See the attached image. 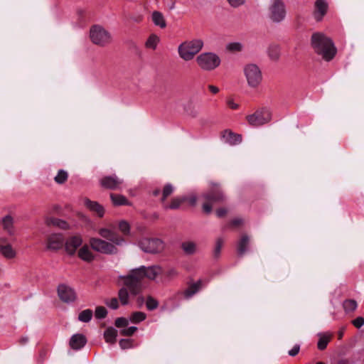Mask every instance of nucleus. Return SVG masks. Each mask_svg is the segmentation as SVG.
<instances>
[{"label": "nucleus", "instance_id": "nucleus-21", "mask_svg": "<svg viewBox=\"0 0 364 364\" xmlns=\"http://www.w3.org/2000/svg\"><path fill=\"white\" fill-rule=\"evenodd\" d=\"M77 255L82 260L90 262L95 259V256L87 245H83L78 250Z\"/></svg>", "mask_w": 364, "mask_h": 364}, {"label": "nucleus", "instance_id": "nucleus-29", "mask_svg": "<svg viewBox=\"0 0 364 364\" xmlns=\"http://www.w3.org/2000/svg\"><path fill=\"white\" fill-rule=\"evenodd\" d=\"M117 331L112 327H109L104 333L106 342L113 344L116 342Z\"/></svg>", "mask_w": 364, "mask_h": 364}, {"label": "nucleus", "instance_id": "nucleus-4", "mask_svg": "<svg viewBox=\"0 0 364 364\" xmlns=\"http://www.w3.org/2000/svg\"><path fill=\"white\" fill-rule=\"evenodd\" d=\"M205 202L203 203V212L210 214L212 212V205L215 203H221L225 200V196L218 184H213L211 189L202 196Z\"/></svg>", "mask_w": 364, "mask_h": 364}, {"label": "nucleus", "instance_id": "nucleus-22", "mask_svg": "<svg viewBox=\"0 0 364 364\" xmlns=\"http://www.w3.org/2000/svg\"><path fill=\"white\" fill-rule=\"evenodd\" d=\"M144 269V272L145 273V278H147L150 280H154L156 277L161 273V268L159 266L154 265L149 267H141Z\"/></svg>", "mask_w": 364, "mask_h": 364}, {"label": "nucleus", "instance_id": "nucleus-42", "mask_svg": "<svg viewBox=\"0 0 364 364\" xmlns=\"http://www.w3.org/2000/svg\"><path fill=\"white\" fill-rule=\"evenodd\" d=\"M173 190H174V188L171 184H170V183L166 184L163 189L161 201L162 202L165 201L166 198L168 196H169L173 192Z\"/></svg>", "mask_w": 364, "mask_h": 364}, {"label": "nucleus", "instance_id": "nucleus-27", "mask_svg": "<svg viewBox=\"0 0 364 364\" xmlns=\"http://www.w3.org/2000/svg\"><path fill=\"white\" fill-rule=\"evenodd\" d=\"M250 239L247 235H242L238 242L237 252L240 257H242L247 251Z\"/></svg>", "mask_w": 364, "mask_h": 364}, {"label": "nucleus", "instance_id": "nucleus-20", "mask_svg": "<svg viewBox=\"0 0 364 364\" xmlns=\"http://www.w3.org/2000/svg\"><path fill=\"white\" fill-rule=\"evenodd\" d=\"M222 136L224 141L230 145L237 144L242 140L240 135L235 134L230 130H225L223 132Z\"/></svg>", "mask_w": 364, "mask_h": 364}, {"label": "nucleus", "instance_id": "nucleus-1", "mask_svg": "<svg viewBox=\"0 0 364 364\" xmlns=\"http://www.w3.org/2000/svg\"><path fill=\"white\" fill-rule=\"evenodd\" d=\"M311 45L314 52L326 61L331 60L337 52V49L332 40L321 32L312 34Z\"/></svg>", "mask_w": 364, "mask_h": 364}, {"label": "nucleus", "instance_id": "nucleus-50", "mask_svg": "<svg viewBox=\"0 0 364 364\" xmlns=\"http://www.w3.org/2000/svg\"><path fill=\"white\" fill-rule=\"evenodd\" d=\"M352 323L355 327L359 328L364 324V318L361 316L357 317L352 321Z\"/></svg>", "mask_w": 364, "mask_h": 364}, {"label": "nucleus", "instance_id": "nucleus-10", "mask_svg": "<svg viewBox=\"0 0 364 364\" xmlns=\"http://www.w3.org/2000/svg\"><path fill=\"white\" fill-rule=\"evenodd\" d=\"M130 229H100L99 234L104 238L119 245L124 241L123 235H127Z\"/></svg>", "mask_w": 364, "mask_h": 364}, {"label": "nucleus", "instance_id": "nucleus-41", "mask_svg": "<svg viewBox=\"0 0 364 364\" xmlns=\"http://www.w3.org/2000/svg\"><path fill=\"white\" fill-rule=\"evenodd\" d=\"M331 340L330 336H322L320 337L318 343L317 347L320 350H323L326 348L328 343H329Z\"/></svg>", "mask_w": 364, "mask_h": 364}, {"label": "nucleus", "instance_id": "nucleus-8", "mask_svg": "<svg viewBox=\"0 0 364 364\" xmlns=\"http://www.w3.org/2000/svg\"><path fill=\"white\" fill-rule=\"evenodd\" d=\"M248 124L252 127H260L272 120V113L266 107L257 109L254 113L246 116Z\"/></svg>", "mask_w": 364, "mask_h": 364}, {"label": "nucleus", "instance_id": "nucleus-38", "mask_svg": "<svg viewBox=\"0 0 364 364\" xmlns=\"http://www.w3.org/2000/svg\"><path fill=\"white\" fill-rule=\"evenodd\" d=\"M357 302L354 299H346L343 302V308L346 312L354 311L357 308Z\"/></svg>", "mask_w": 364, "mask_h": 364}, {"label": "nucleus", "instance_id": "nucleus-60", "mask_svg": "<svg viewBox=\"0 0 364 364\" xmlns=\"http://www.w3.org/2000/svg\"><path fill=\"white\" fill-rule=\"evenodd\" d=\"M136 301H137V304H139V306H141L144 304V297L143 296H139L136 299Z\"/></svg>", "mask_w": 364, "mask_h": 364}, {"label": "nucleus", "instance_id": "nucleus-45", "mask_svg": "<svg viewBox=\"0 0 364 364\" xmlns=\"http://www.w3.org/2000/svg\"><path fill=\"white\" fill-rule=\"evenodd\" d=\"M105 304L110 309L116 310L119 307V301L117 298L113 297L110 299H106Z\"/></svg>", "mask_w": 364, "mask_h": 364}, {"label": "nucleus", "instance_id": "nucleus-35", "mask_svg": "<svg viewBox=\"0 0 364 364\" xmlns=\"http://www.w3.org/2000/svg\"><path fill=\"white\" fill-rule=\"evenodd\" d=\"M146 318V315L145 313L142 311H135L133 312L130 316V321L134 323H138L144 321Z\"/></svg>", "mask_w": 364, "mask_h": 364}, {"label": "nucleus", "instance_id": "nucleus-59", "mask_svg": "<svg viewBox=\"0 0 364 364\" xmlns=\"http://www.w3.org/2000/svg\"><path fill=\"white\" fill-rule=\"evenodd\" d=\"M178 274L177 272L176 269H169L167 273H166V275L169 277H176V275Z\"/></svg>", "mask_w": 364, "mask_h": 364}, {"label": "nucleus", "instance_id": "nucleus-61", "mask_svg": "<svg viewBox=\"0 0 364 364\" xmlns=\"http://www.w3.org/2000/svg\"><path fill=\"white\" fill-rule=\"evenodd\" d=\"M338 364H349V361L347 359H341L338 361Z\"/></svg>", "mask_w": 364, "mask_h": 364}, {"label": "nucleus", "instance_id": "nucleus-31", "mask_svg": "<svg viewBox=\"0 0 364 364\" xmlns=\"http://www.w3.org/2000/svg\"><path fill=\"white\" fill-rule=\"evenodd\" d=\"M181 248L186 255H193L196 252V245L192 241L183 242Z\"/></svg>", "mask_w": 364, "mask_h": 364}, {"label": "nucleus", "instance_id": "nucleus-63", "mask_svg": "<svg viewBox=\"0 0 364 364\" xmlns=\"http://www.w3.org/2000/svg\"><path fill=\"white\" fill-rule=\"evenodd\" d=\"M159 193V191H156L154 192V194L155 196H157Z\"/></svg>", "mask_w": 364, "mask_h": 364}, {"label": "nucleus", "instance_id": "nucleus-3", "mask_svg": "<svg viewBox=\"0 0 364 364\" xmlns=\"http://www.w3.org/2000/svg\"><path fill=\"white\" fill-rule=\"evenodd\" d=\"M203 47L201 39H193L181 43L178 47L179 57L185 61H190L194 58Z\"/></svg>", "mask_w": 364, "mask_h": 364}, {"label": "nucleus", "instance_id": "nucleus-9", "mask_svg": "<svg viewBox=\"0 0 364 364\" xmlns=\"http://www.w3.org/2000/svg\"><path fill=\"white\" fill-rule=\"evenodd\" d=\"M244 73L250 87L255 88L262 80V75L259 68L255 64H248L244 68Z\"/></svg>", "mask_w": 364, "mask_h": 364}, {"label": "nucleus", "instance_id": "nucleus-44", "mask_svg": "<svg viewBox=\"0 0 364 364\" xmlns=\"http://www.w3.org/2000/svg\"><path fill=\"white\" fill-rule=\"evenodd\" d=\"M226 48L231 52H239L242 50V45L239 42H232L227 44Z\"/></svg>", "mask_w": 364, "mask_h": 364}, {"label": "nucleus", "instance_id": "nucleus-55", "mask_svg": "<svg viewBox=\"0 0 364 364\" xmlns=\"http://www.w3.org/2000/svg\"><path fill=\"white\" fill-rule=\"evenodd\" d=\"M197 198L196 196H191L189 198L188 197V200L186 202H188L191 206H195L196 204Z\"/></svg>", "mask_w": 364, "mask_h": 364}, {"label": "nucleus", "instance_id": "nucleus-19", "mask_svg": "<svg viewBox=\"0 0 364 364\" xmlns=\"http://www.w3.org/2000/svg\"><path fill=\"white\" fill-rule=\"evenodd\" d=\"M87 343L85 336L80 333L73 335L69 342L70 348L73 350H79L85 346Z\"/></svg>", "mask_w": 364, "mask_h": 364}, {"label": "nucleus", "instance_id": "nucleus-17", "mask_svg": "<svg viewBox=\"0 0 364 364\" xmlns=\"http://www.w3.org/2000/svg\"><path fill=\"white\" fill-rule=\"evenodd\" d=\"M65 239L60 233H53L48 236L46 247L50 250H58L63 247Z\"/></svg>", "mask_w": 364, "mask_h": 364}, {"label": "nucleus", "instance_id": "nucleus-54", "mask_svg": "<svg viewBox=\"0 0 364 364\" xmlns=\"http://www.w3.org/2000/svg\"><path fill=\"white\" fill-rule=\"evenodd\" d=\"M299 350H300L299 346V345H296V346H294V348L291 350H290L289 351V354L291 356H295V355H296L299 353Z\"/></svg>", "mask_w": 364, "mask_h": 364}, {"label": "nucleus", "instance_id": "nucleus-62", "mask_svg": "<svg viewBox=\"0 0 364 364\" xmlns=\"http://www.w3.org/2000/svg\"><path fill=\"white\" fill-rule=\"evenodd\" d=\"M343 334V331H339V333H338V338L339 339L342 338Z\"/></svg>", "mask_w": 364, "mask_h": 364}, {"label": "nucleus", "instance_id": "nucleus-40", "mask_svg": "<svg viewBox=\"0 0 364 364\" xmlns=\"http://www.w3.org/2000/svg\"><path fill=\"white\" fill-rule=\"evenodd\" d=\"M107 316V310L102 306H97L95 311V316L97 319L105 318Z\"/></svg>", "mask_w": 364, "mask_h": 364}, {"label": "nucleus", "instance_id": "nucleus-57", "mask_svg": "<svg viewBox=\"0 0 364 364\" xmlns=\"http://www.w3.org/2000/svg\"><path fill=\"white\" fill-rule=\"evenodd\" d=\"M130 224L126 220H121L119 222L118 228H130Z\"/></svg>", "mask_w": 364, "mask_h": 364}, {"label": "nucleus", "instance_id": "nucleus-49", "mask_svg": "<svg viewBox=\"0 0 364 364\" xmlns=\"http://www.w3.org/2000/svg\"><path fill=\"white\" fill-rule=\"evenodd\" d=\"M2 225L4 228H9L14 225V221L12 217L10 215H6L2 219Z\"/></svg>", "mask_w": 364, "mask_h": 364}, {"label": "nucleus", "instance_id": "nucleus-32", "mask_svg": "<svg viewBox=\"0 0 364 364\" xmlns=\"http://www.w3.org/2000/svg\"><path fill=\"white\" fill-rule=\"evenodd\" d=\"M68 178V173L64 169H60L57 175L54 177V181L57 184H64Z\"/></svg>", "mask_w": 364, "mask_h": 364}, {"label": "nucleus", "instance_id": "nucleus-37", "mask_svg": "<svg viewBox=\"0 0 364 364\" xmlns=\"http://www.w3.org/2000/svg\"><path fill=\"white\" fill-rule=\"evenodd\" d=\"M92 317V311L91 309H85L81 311L78 315V319L85 323L89 322Z\"/></svg>", "mask_w": 364, "mask_h": 364}, {"label": "nucleus", "instance_id": "nucleus-26", "mask_svg": "<svg viewBox=\"0 0 364 364\" xmlns=\"http://www.w3.org/2000/svg\"><path fill=\"white\" fill-rule=\"evenodd\" d=\"M188 200V197L186 196H181L176 197L173 198L170 203V204L165 205L164 208L166 210H176L181 207V205L184 203Z\"/></svg>", "mask_w": 364, "mask_h": 364}, {"label": "nucleus", "instance_id": "nucleus-64", "mask_svg": "<svg viewBox=\"0 0 364 364\" xmlns=\"http://www.w3.org/2000/svg\"><path fill=\"white\" fill-rule=\"evenodd\" d=\"M316 364H325L323 362H318Z\"/></svg>", "mask_w": 364, "mask_h": 364}, {"label": "nucleus", "instance_id": "nucleus-23", "mask_svg": "<svg viewBox=\"0 0 364 364\" xmlns=\"http://www.w3.org/2000/svg\"><path fill=\"white\" fill-rule=\"evenodd\" d=\"M131 292L126 286L122 287L118 291V298L119 301L122 306H126L129 304V297L132 296Z\"/></svg>", "mask_w": 364, "mask_h": 364}, {"label": "nucleus", "instance_id": "nucleus-25", "mask_svg": "<svg viewBox=\"0 0 364 364\" xmlns=\"http://www.w3.org/2000/svg\"><path fill=\"white\" fill-rule=\"evenodd\" d=\"M151 19L155 26L164 28L166 26V22L162 13L154 11L151 14Z\"/></svg>", "mask_w": 364, "mask_h": 364}, {"label": "nucleus", "instance_id": "nucleus-52", "mask_svg": "<svg viewBox=\"0 0 364 364\" xmlns=\"http://www.w3.org/2000/svg\"><path fill=\"white\" fill-rule=\"evenodd\" d=\"M227 212L228 210L226 208H220L216 210V215L218 218H223L227 214Z\"/></svg>", "mask_w": 364, "mask_h": 364}, {"label": "nucleus", "instance_id": "nucleus-58", "mask_svg": "<svg viewBox=\"0 0 364 364\" xmlns=\"http://www.w3.org/2000/svg\"><path fill=\"white\" fill-rule=\"evenodd\" d=\"M208 89L213 94H217L219 92V88L213 85H209Z\"/></svg>", "mask_w": 364, "mask_h": 364}, {"label": "nucleus", "instance_id": "nucleus-43", "mask_svg": "<svg viewBox=\"0 0 364 364\" xmlns=\"http://www.w3.org/2000/svg\"><path fill=\"white\" fill-rule=\"evenodd\" d=\"M223 243H224V240L223 238L218 237L216 240L215 247L214 252H213L214 257L215 258H218L220 257L221 249L223 246Z\"/></svg>", "mask_w": 364, "mask_h": 364}, {"label": "nucleus", "instance_id": "nucleus-48", "mask_svg": "<svg viewBox=\"0 0 364 364\" xmlns=\"http://www.w3.org/2000/svg\"><path fill=\"white\" fill-rule=\"evenodd\" d=\"M120 347L122 349L129 348L132 346V340L131 339H121L119 342Z\"/></svg>", "mask_w": 364, "mask_h": 364}, {"label": "nucleus", "instance_id": "nucleus-53", "mask_svg": "<svg viewBox=\"0 0 364 364\" xmlns=\"http://www.w3.org/2000/svg\"><path fill=\"white\" fill-rule=\"evenodd\" d=\"M232 224L235 226L245 225V222L242 218H235L232 220Z\"/></svg>", "mask_w": 364, "mask_h": 364}, {"label": "nucleus", "instance_id": "nucleus-16", "mask_svg": "<svg viewBox=\"0 0 364 364\" xmlns=\"http://www.w3.org/2000/svg\"><path fill=\"white\" fill-rule=\"evenodd\" d=\"M58 294L60 299L66 303L73 302L77 298L75 290L65 284H60L58 286Z\"/></svg>", "mask_w": 364, "mask_h": 364}, {"label": "nucleus", "instance_id": "nucleus-13", "mask_svg": "<svg viewBox=\"0 0 364 364\" xmlns=\"http://www.w3.org/2000/svg\"><path fill=\"white\" fill-rule=\"evenodd\" d=\"M269 17L272 21L276 23L282 21L286 16L284 4L281 0H274L269 7Z\"/></svg>", "mask_w": 364, "mask_h": 364}, {"label": "nucleus", "instance_id": "nucleus-33", "mask_svg": "<svg viewBox=\"0 0 364 364\" xmlns=\"http://www.w3.org/2000/svg\"><path fill=\"white\" fill-rule=\"evenodd\" d=\"M110 198L114 205H122L128 204L127 199L124 196L111 193Z\"/></svg>", "mask_w": 364, "mask_h": 364}, {"label": "nucleus", "instance_id": "nucleus-46", "mask_svg": "<svg viewBox=\"0 0 364 364\" xmlns=\"http://www.w3.org/2000/svg\"><path fill=\"white\" fill-rule=\"evenodd\" d=\"M129 321L126 318L120 317L117 318L114 321V325L117 328H123L127 326Z\"/></svg>", "mask_w": 364, "mask_h": 364}, {"label": "nucleus", "instance_id": "nucleus-14", "mask_svg": "<svg viewBox=\"0 0 364 364\" xmlns=\"http://www.w3.org/2000/svg\"><path fill=\"white\" fill-rule=\"evenodd\" d=\"M100 183L102 187L107 189L119 190L122 186L123 180L116 175L107 176L102 177L100 181Z\"/></svg>", "mask_w": 364, "mask_h": 364}, {"label": "nucleus", "instance_id": "nucleus-39", "mask_svg": "<svg viewBox=\"0 0 364 364\" xmlns=\"http://www.w3.org/2000/svg\"><path fill=\"white\" fill-rule=\"evenodd\" d=\"M146 306L148 310L153 311L158 308L159 302L154 297L149 296L146 298Z\"/></svg>", "mask_w": 364, "mask_h": 364}, {"label": "nucleus", "instance_id": "nucleus-2", "mask_svg": "<svg viewBox=\"0 0 364 364\" xmlns=\"http://www.w3.org/2000/svg\"><path fill=\"white\" fill-rule=\"evenodd\" d=\"M144 269L141 267L132 269L127 276L122 277L124 285L129 288L132 295L136 296L141 291V282L145 278Z\"/></svg>", "mask_w": 364, "mask_h": 364}, {"label": "nucleus", "instance_id": "nucleus-11", "mask_svg": "<svg viewBox=\"0 0 364 364\" xmlns=\"http://www.w3.org/2000/svg\"><path fill=\"white\" fill-rule=\"evenodd\" d=\"M90 245L92 250L102 254L111 255L116 254L117 252V249L114 245L99 238H90Z\"/></svg>", "mask_w": 364, "mask_h": 364}, {"label": "nucleus", "instance_id": "nucleus-51", "mask_svg": "<svg viewBox=\"0 0 364 364\" xmlns=\"http://www.w3.org/2000/svg\"><path fill=\"white\" fill-rule=\"evenodd\" d=\"M230 5L232 7H238L245 3V0H227Z\"/></svg>", "mask_w": 364, "mask_h": 364}, {"label": "nucleus", "instance_id": "nucleus-34", "mask_svg": "<svg viewBox=\"0 0 364 364\" xmlns=\"http://www.w3.org/2000/svg\"><path fill=\"white\" fill-rule=\"evenodd\" d=\"M159 42V38L155 34H151L147 39L145 46L148 48L155 50Z\"/></svg>", "mask_w": 364, "mask_h": 364}, {"label": "nucleus", "instance_id": "nucleus-15", "mask_svg": "<svg viewBox=\"0 0 364 364\" xmlns=\"http://www.w3.org/2000/svg\"><path fill=\"white\" fill-rule=\"evenodd\" d=\"M328 11V4L326 0H316L314 3L313 16L316 21H321Z\"/></svg>", "mask_w": 364, "mask_h": 364}, {"label": "nucleus", "instance_id": "nucleus-30", "mask_svg": "<svg viewBox=\"0 0 364 364\" xmlns=\"http://www.w3.org/2000/svg\"><path fill=\"white\" fill-rule=\"evenodd\" d=\"M45 224L47 226H53L55 228H65V222L60 219L48 217L45 219Z\"/></svg>", "mask_w": 364, "mask_h": 364}, {"label": "nucleus", "instance_id": "nucleus-12", "mask_svg": "<svg viewBox=\"0 0 364 364\" xmlns=\"http://www.w3.org/2000/svg\"><path fill=\"white\" fill-rule=\"evenodd\" d=\"M141 248L146 252L159 253L164 248V244L162 240L158 238H144L139 242Z\"/></svg>", "mask_w": 364, "mask_h": 364}, {"label": "nucleus", "instance_id": "nucleus-24", "mask_svg": "<svg viewBox=\"0 0 364 364\" xmlns=\"http://www.w3.org/2000/svg\"><path fill=\"white\" fill-rule=\"evenodd\" d=\"M85 205L91 211L95 212L98 216L102 217L104 214V208L96 201H92L89 199L85 200Z\"/></svg>", "mask_w": 364, "mask_h": 364}, {"label": "nucleus", "instance_id": "nucleus-7", "mask_svg": "<svg viewBox=\"0 0 364 364\" xmlns=\"http://www.w3.org/2000/svg\"><path fill=\"white\" fill-rule=\"evenodd\" d=\"M90 37L94 44L101 47L111 43L112 40L109 32L99 25L93 26L90 28Z\"/></svg>", "mask_w": 364, "mask_h": 364}, {"label": "nucleus", "instance_id": "nucleus-47", "mask_svg": "<svg viewBox=\"0 0 364 364\" xmlns=\"http://www.w3.org/2000/svg\"><path fill=\"white\" fill-rule=\"evenodd\" d=\"M136 331V327L131 326L128 328L122 329L120 331V334L123 336H132Z\"/></svg>", "mask_w": 364, "mask_h": 364}, {"label": "nucleus", "instance_id": "nucleus-18", "mask_svg": "<svg viewBox=\"0 0 364 364\" xmlns=\"http://www.w3.org/2000/svg\"><path fill=\"white\" fill-rule=\"evenodd\" d=\"M82 239L80 235H74L69 237L65 242V249L70 255L75 254L76 250L82 245Z\"/></svg>", "mask_w": 364, "mask_h": 364}, {"label": "nucleus", "instance_id": "nucleus-28", "mask_svg": "<svg viewBox=\"0 0 364 364\" xmlns=\"http://www.w3.org/2000/svg\"><path fill=\"white\" fill-rule=\"evenodd\" d=\"M202 286L201 280H198L196 283L191 284L188 288L183 291L186 298H189L199 291Z\"/></svg>", "mask_w": 364, "mask_h": 364}, {"label": "nucleus", "instance_id": "nucleus-5", "mask_svg": "<svg viewBox=\"0 0 364 364\" xmlns=\"http://www.w3.org/2000/svg\"><path fill=\"white\" fill-rule=\"evenodd\" d=\"M16 240V232L14 229H6V235L0 237V253L7 259L16 257V252L11 243Z\"/></svg>", "mask_w": 364, "mask_h": 364}, {"label": "nucleus", "instance_id": "nucleus-6", "mask_svg": "<svg viewBox=\"0 0 364 364\" xmlns=\"http://www.w3.org/2000/svg\"><path fill=\"white\" fill-rule=\"evenodd\" d=\"M220 57L210 52L203 53L196 58V63L199 68L204 71H212L220 65Z\"/></svg>", "mask_w": 364, "mask_h": 364}, {"label": "nucleus", "instance_id": "nucleus-36", "mask_svg": "<svg viewBox=\"0 0 364 364\" xmlns=\"http://www.w3.org/2000/svg\"><path fill=\"white\" fill-rule=\"evenodd\" d=\"M268 55L273 60H277L279 59L280 55L279 48L277 46H271L268 48Z\"/></svg>", "mask_w": 364, "mask_h": 364}, {"label": "nucleus", "instance_id": "nucleus-56", "mask_svg": "<svg viewBox=\"0 0 364 364\" xmlns=\"http://www.w3.org/2000/svg\"><path fill=\"white\" fill-rule=\"evenodd\" d=\"M227 103L228 106L232 109H237L239 107L238 104L235 103L232 100H228Z\"/></svg>", "mask_w": 364, "mask_h": 364}]
</instances>
